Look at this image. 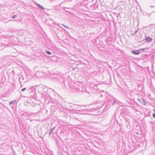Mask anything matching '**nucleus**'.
I'll list each match as a JSON object with an SVG mask.
<instances>
[{"instance_id":"f257e3e1","label":"nucleus","mask_w":155,"mask_h":155,"mask_svg":"<svg viewBox=\"0 0 155 155\" xmlns=\"http://www.w3.org/2000/svg\"><path fill=\"white\" fill-rule=\"evenodd\" d=\"M132 52L134 54L136 55L139 54L140 53V51L139 50L133 51Z\"/></svg>"},{"instance_id":"f03ea898","label":"nucleus","mask_w":155,"mask_h":155,"mask_svg":"<svg viewBox=\"0 0 155 155\" xmlns=\"http://www.w3.org/2000/svg\"><path fill=\"white\" fill-rule=\"evenodd\" d=\"M146 40L147 42H150L152 41V39L149 37H147L146 38Z\"/></svg>"},{"instance_id":"7ed1b4c3","label":"nucleus","mask_w":155,"mask_h":155,"mask_svg":"<svg viewBox=\"0 0 155 155\" xmlns=\"http://www.w3.org/2000/svg\"><path fill=\"white\" fill-rule=\"evenodd\" d=\"M46 52L48 54H51V52L49 51H46Z\"/></svg>"},{"instance_id":"20e7f679","label":"nucleus","mask_w":155,"mask_h":155,"mask_svg":"<svg viewBox=\"0 0 155 155\" xmlns=\"http://www.w3.org/2000/svg\"><path fill=\"white\" fill-rule=\"evenodd\" d=\"M26 89V88H23L21 89V91H25Z\"/></svg>"},{"instance_id":"39448f33","label":"nucleus","mask_w":155,"mask_h":155,"mask_svg":"<svg viewBox=\"0 0 155 155\" xmlns=\"http://www.w3.org/2000/svg\"><path fill=\"white\" fill-rule=\"evenodd\" d=\"M13 103H14V101H12L10 102L9 103V104H13Z\"/></svg>"},{"instance_id":"423d86ee","label":"nucleus","mask_w":155,"mask_h":155,"mask_svg":"<svg viewBox=\"0 0 155 155\" xmlns=\"http://www.w3.org/2000/svg\"><path fill=\"white\" fill-rule=\"evenodd\" d=\"M153 117L154 118H155V114H153Z\"/></svg>"},{"instance_id":"0eeeda50","label":"nucleus","mask_w":155,"mask_h":155,"mask_svg":"<svg viewBox=\"0 0 155 155\" xmlns=\"http://www.w3.org/2000/svg\"><path fill=\"white\" fill-rule=\"evenodd\" d=\"M15 15H14V16H13V17H12V18H15Z\"/></svg>"},{"instance_id":"6e6552de","label":"nucleus","mask_w":155,"mask_h":155,"mask_svg":"<svg viewBox=\"0 0 155 155\" xmlns=\"http://www.w3.org/2000/svg\"><path fill=\"white\" fill-rule=\"evenodd\" d=\"M41 8H42V9H44L42 7V6H40V7Z\"/></svg>"},{"instance_id":"1a4fd4ad","label":"nucleus","mask_w":155,"mask_h":155,"mask_svg":"<svg viewBox=\"0 0 155 155\" xmlns=\"http://www.w3.org/2000/svg\"><path fill=\"white\" fill-rule=\"evenodd\" d=\"M146 104V102H145V103H144V105H145Z\"/></svg>"}]
</instances>
